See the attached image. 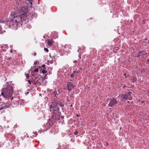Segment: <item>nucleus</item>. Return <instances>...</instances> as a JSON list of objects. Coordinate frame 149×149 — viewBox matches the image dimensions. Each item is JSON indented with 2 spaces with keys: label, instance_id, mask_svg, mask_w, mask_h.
Masks as SVG:
<instances>
[{
  "label": "nucleus",
  "instance_id": "27",
  "mask_svg": "<svg viewBox=\"0 0 149 149\" xmlns=\"http://www.w3.org/2000/svg\"><path fill=\"white\" fill-rule=\"evenodd\" d=\"M80 72V71L79 70L78 71H76V72H75V73H78L79 72Z\"/></svg>",
  "mask_w": 149,
  "mask_h": 149
},
{
  "label": "nucleus",
  "instance_id": "22",
  "mask_svg": "<svg viewBox=\"0 0 149 149\" xmlns=\"http://www.w3.org/2000/svg\"><path fill=\"white\" fill-rule=\"evenodd\" d=\"M32 81H31V80H28V82H29V83L30 84H31Z\"/></svg>",
  "mask_w": 149,
  "mask_h": 149
},
{
  "label": "nucleus",
  "instance_id": "11",
  "mask_svg": "<svg viewBox=\"0 0 149 149\" xmlns=\"http://www.w3.org/2000/svg\"><path fill=\"white\" fill-rule=\"evenodd\" d=\"M54 42L52 39H49L48 40L47 44L51 46Z\"/></svg>",
  "mask_w": 149,
  "mask_h": 149
},
{
  "label": "nucleus",
  "instance_id": "23",
  "mask_svg": "<svg viewBox=\"0 0 149 149\" xmlns=\"http://www.w3.org/2000/svg\"><path fill=\"white\" fill-rule=\"evenodd\" d=\"M132 92L131 91H129L127 93V94L129 95H131L132 94Z\"/></svg>",
  "mask_w": 149,
  "mask_h": 149
},
{
  "label": "nucleus",
  "instance_id": "18",
  "mask_svg": "<svg viewBox=\"0 0 149 149\" xmlns=\"http://www.w3.org/2000/svg\"><path fill=\"white\" fill-rule=\"evenodd\" d=\"M52 94L53 95H54V96H56V95H58V94L57 93V92L56 91H54L53 92Z\"/></svg>",
  "mask_w": 149,
  "mask_h": 149
},
{
  "label": "nucleus",
  "instance_id": "7",
  "mask_svg": "<svg viewBox=\"0 0 149 149\" xmlns=\"http://www.w3.org/2000/svg\"><path fill=\"white\" fill-rule=\"evenodd\" d=\"M47 76V74H45L44 77H41V78H39L37 80H36V84L37 85H41V82H42L43 81H44V79L46 78V76Z\"/></svg>",
  "mask_w": 149,
  "mask_h": 149
},
{
  "label": "nucleus",
  "instance_id": "28",
  "mask_svg": "<svg viewBox=\"0 0 149 149\" xmlns=\"http://www.w3.org/2000/svg\"><path fill=\"white\" fill-rule=\"evenodd\" d=\"M74 133L75 135H77V134L78 133V132L77 131H76L75 132H74Z\"/></svg>",
  "mask_w": 149,
  "mask_h": 149
},
{
  "label": "nucleus",
  "instance_id": "9",
  "mask_svg": "<svg viewBox=\"0 0 149 149\" xmlns=\"http://www.w3.org/2000/svg\"><path fill=\"white\" fill-rule=\"evenodd\" d=\"M121 97L122 99L120 100L121 101H125L127 100L128 96L126 94H122Z\"/></svg>",
  "mask_w": 149,
  "mask_h": 149
},
{
  "label": "nucleus",
  "instance_id": "20",
  "mask_svg": "<svg viewBox=\"0 0 149 149\" xmlns=\"http://www.w3.org/2000/svg\"><path fill=\"white\" fill-rule=\"evenodd\" d=\"M25 75H26V77L27 79H28L29 77V75L28 74H25Z\"/></svg>",
  "mask_w": 149,
  "mask_h": 149
},
{
  "label": "nucleus",
  "instance_id": "17",
  "mask_svg": "<svg viewBox=\"0 0 149 149\" xmlns=\"http://www.w3.org/2000/svg\"><path fill=\"white\" fill-rule=\"evenodd\" d=\"M59 105L61 107H62L64 106V104L62 102H59V103L58 104V106Z\"/></svg>",
  "mask_w": 149,
  "mask_h": 149
},
{
  "label": "nucleus",
  "instance_id": "4",
  "mask_svg": "<svg viewBox=\"0 0 149 149\" xmlns=\"http://www.w3.org/2000/svg\"><path fill=\"white\" fill-rule=\"evenodd\" d=\"M49 110L50 111H52L53 116H56V113L59 110V109L58 106H56L54 104H51L49 106Z\"/></svg>",
  "mask_w": 149,
  "mask_h": 149
},
{
  "label": "nucleus",
  "instance_id": "8",
  "mask_svg": "<svg viewBox=\"0 0 149 149\" xmlns=\"http://www.w3.org/2000/svg\"><path fill=\"white\" fill-rule=\"evenodd\" d=\"M8 138H9L10 140H11L12 142L13 141L15 142V140H16L15 136L12 134H9L8 136Z\"/></svg>",
  "mask_w": 149,
  "mask_h": 149
},
{
  "label": "nucleus",
  "instance_id": "1",
  "mask_svg": "<svg viewBox=\"0 0 149 149\" xmlns=\"http://www.w3.org/2000/svg\"><path fill=\"white\" fill-rule=\"evenodd\" d=\"M7 84V87L2 89L1 94L6 99H9L10 98V100H12V99L13 98L12 95L13 88L11 84L10 85L8 83Z\"/></svg>",
  "mask_w": 149,
  "mask_h": 149
},
{
  "label": "nucleus",
  "instance_id": "2",
  "mask_svg": "<svg viewBox=\"0 0 149 149\" xmlns=\"http://www.w3.org/2000/svg\"><path fill=\"white\" fill-rule=\"evenodd\" d=\"M22 15H19L13 12L10 14V18L7 19L6 22H10V24L13 26L17 25L22 21Z\"/></svg>",
  "mask_w": 149,
  "mask_h": 149
},
{
  "label": "nucleus",
  "instance_id": "25",
  "mask_svg": "<svg viewBox=\"0 0 149 149\" xmlns=\"http://www.w3.org/2000/svg\"><path fill=\"white\" fill-rule=\"evenodd\" d=\"M146 62L147 63L149 64V58L146 61Z\"/></svg>",
  "mask_w": 149,
  "mask_h": 149
},
{
  "label": "nucleus",
  "instance_id": "14",
  "mask_svg": "<svg viewBox=\"0 0 149 149\" xmlns=\"http://www.w3.org/2000/svg\"><path fill=\"white\" fill-rule=\"evenodd\" d=\"M39 71L41 73H42L43 74L46 73L47 72V71L46 70H44V69H43L42 68H41L40 70Z\"/></svg>",
  "mask_w": 149,
  "mask_h": 149
},
{
  "label": "nucleus",
  "instance_id": "40",
  "mask_svg": "<svg viewBox=\"0 0 149 149\" xmlns=\"http://www.w3.org/2000/svg\"><path fill=\"white\" fill-rule=\"evenodd\" d=\"M72 81V80H70V81Z\"/></svg>",
  "mask_w": 149,
  "mask_h": 149
},
{
  "label": "nucleus",
  "instance_id": "31",
  "mask_svg": "<svg viewBox=\"0 0 149 149\" xmlns=\"http://www.w3.org/2000/svg\"><path fill=\"white\" fill-rule=\"evenodd\" d=\"M90 19L91 20V18H89L88 19H87V20H89Z\"/></svg>",
  "mask_w": 149,
  "mask_h": 149
},
{
  "label": "nucleus",
  "instance_id": "21",
  "mask_svg": "<svg viewBox=\"0 0 149 149\" xmlns=\"http://www.w3.org/2000/svg\"><path fill=\"white\" fill-rule=\"evenodd\" d=\"M44 50L45 52H49V50L47 48H44Z\"/></svg>",
  "mask_w": 149,
  "mask_h": 149
},
{
  "label": "nucleus",
  "instance_id": "32",
  "mask_svg": "<svg viewBox=\"0 0 149 149\" xmlns=\"http://www.w3.org/2000/svg\"><path fill=\"white\" fill-rule=\"evenodd\" d=\"M43 69H44V70H46L47 69V68L46 67H45V68H42Z\"/></svg>",
  "mask_w": 149,
  "mask_h": 149
},
{
  "label": "nucleus",
  "instance_id": "36",
  "mask_svg": "<svg viewBox=\"0 0 149 149\" xmlns=\"http://www.w3.org/2000/svg\"><path fill=\"white\" fill-rule=\"evenodd\" d=\"M55 58V56H54V57H53V58Z\"/></svg>",
  "mask_w": 149,
  "mask_h": 149
},
{
  "label": "nucleus",
  "instance_id": "33",
  "mask_svg": "<svg viewBox=\"0 0 149 149\" xmlns=\"http://www.w3.org/2000/svg\"><path fill=\"white\" fill-rule=\"evenodd\" d=\"M34 55L35 56H36V53H35L34 54Z\"/></svg>",
  "mask_w": 149,
  "mask_h": 149
},
{
  "label": "nucleus",
  "instance_id": "6",
  "mask_svg": "<svg viewBox=\"0 0 149 149\" xmlns=\"http://www.w3.org/2000/svg\"><path fill=\"white\" fill-rule=\"evenodd\" d=\"M75 87V86L71 82H68L67 83L66 89L69 91H70L74 89Z\"/></svg>",
  "mask_w": 149,
  "mask_h": 149
},
{
  "label": "nucleus",
  "instance_id": "16",
  "mask_svg": "<svg viewBox=\"0 0 149 149\" xmlns=\"http://www.w3.org/2000/svg\"><path fill=\"white\" fill-rule=\"evenodd\" d=\"M75 72H76V71H74L70 75L71 78H73L74 77V74L75 73Z\"/></svg>",
  "mask_w": 149,
  "mask_h": 149
},
{
  "label": "nucleus",
  "instance_id": "29",
  "mask_svg": "<svg viewBox=\"0 0 149 149\" xmlns=\"http://www.w3.org/2000/svg\"><path fill=\"white\" fill-rule=\"evenodd\" d=\"M82 68H79V70H80H80H82Z\"/></svg>",
  "mask_w": 149,
  "mask_h": 149
},
{
  "label": "nucleus",
  "instance_id": "26",
  "mask_svg": "<svg viewBox=\"0 0 149 149\" xmlns=\"http://www.w3.org/2000/svg\"><path fill=\"white\" fill-rule=\"evenodd\" d=\"M46 65H45V64L41 66V67H42L43 68H45V67Z\"/></svg>",
  "mask_w": 149,
  "mask_h": 149
},
{
  "label": "nucleus",
  "instance_id": "35",
  "mask_svg": "<svg viewBox=\"0 0 149 149\" xmlns=\"http://www.w3.org/2000/svg\"><path fill=\"white\" fill-rule=\"evenodd\" d=\"M20 103V105H21V104H22V103H21V102H20V103Z\"/></svg>",
  "mask_w": 149,
  "mask_h": 149
},
{
  "label": "nucleus",
  "instance_id": "37",
  "mask_svg": "<svg viewBox=\"0 0 149 149\" xmlns=\"http://www.w3.org/2000/svg\"><path fill=\"white\" fill-rule=\"evenodd\" d=\"M148 44H149V40H148Z\"/></svg>",
  "mask_w": 149,
  "mask_h": 149
},
{
  "label": "nucleus",
  "instance_id": "12",
  "mask_svg": "<svg viewBox=\"0 0 149 149\" xmlns=\"http://www.w3.org/2000/svg\"><path fill=\"white\" fill-rule=\"evenodd\" d=\"M143 52V51H139V53L138 54L137 56H136V57H139L141 56H144L147 54V53H144L143 54H141Z\"/></svg>",
  "mask_w": 149,
  "mask_h": 149
},
{
  "label": "nucleus",
  "instance_id": "30",
  "mask_svg": "<svg viewBox=\"0 0 149 149\" xmlns=\"http://www.w3.org/2000/svg\"><path fill=\"white\" fill-rule=\"evenodd\" d=\"M77 62V61L75 60L74 61V63H76Z\"/></svg>",
  "mask_w": 149,
  "mask_h": 149
},
{
  "label": "nucleus",
  "instance_id": "13",
  "mask_svg": "<svg viewBox=\"0 0 149 149\" xmlns=\"http://www.w3.org/2000/svg\"><path fill=\"white\" fill-rule=\"evenodd\" d=\"M38 71V68H36L34 70L33 72L32 71L31 73L32 74V76H34V77L35 78V79H36L37 78H38V77H35V75L34 74H33V73L34 72H37Z\"/></svg>",
  "mask_w": 149,
  "mask_h": 149
},
{
  "label": "nucleus",
  "instance_id": "34",
  "mask_svg": "<svg viewBox=\"0 0 149 149\" xmlns=\"http://www.w3.org/2000/svg\"><path fill=\"white\" fill-rule=\"evenodd\" d=\"M37 63V61H36L34 63V64H35Z\"/></svg>",
  "mask_w": 149,
  "mask_h": 149
},
{
  "label": "nucleus",
  "instance_id": "5",
  "mask_svg": "<svg viewBox=\"0 0 149 149\" xmlns=\"http://www.w3.org/2000/svg\"><path fill=\"white\" fill-rule=\"evenodd\" d=\"M108 102L109 101V102L108 104L109 107H113L116 104H117V100L116 98L113 97L111 98H108L107 99Z\"/></svg>",
  "mask_w": 149,
  "mask_h": 149
},
{
  "label": "nucleus",
  "instance_id": "3",
  "mask_svg": "<svg viewBox=\"0 0 149 149\" xmlns=\"http://www.w3.org/2000/svg\"><path fill=\"white\" fill-rule=\"evenodd\" d=\"M19 100L18 99L16 101H14L13 102H9L8 103V105H6L5 106H3V107H1L0 109V110L2 109H5L6 108L9 107L10 108H12L14 107H16L18 105H19Z\"/></svg>",
  "mask_w": 149,
  "mask_h": 149
},
{
  "label": "nucleus",
  "instance_id": "39",
  "mask_svg": "<svg viewBox=\"0 0 149 149\" xmlns=\"http://www.w3.org/2000/svg\"><path fill=\"white\" fill-rule=\"evenodd\" d=\"M1 48H2V46H1Z\"/></svg>",
  "mask_w": 149,
  "mask_h": 149
},
{
  "label": "nucleus",
  "instance_id": "38",
  "mask_svg": "<svg viewBox=\"0 0 149 149\" xmlns=\"http://www.w3.org/2000/svg\"><path fill=\"white\" fill-rule=\"evenodd\" d=\"M127 102V103H129V101H128Z\"/></svg>",
  "mask_w": 149,
  "mask_h": 149
},
{
  "label": "nucleus",
  "instance_id": "24",
  "mask_svg": "<svg viewBox=\"0 0 149 149\" xmlns=\"http://www.w3.org/2000/svg\"><path fill=\"white\" fill-rule=\"evenodd\" d=\"M33 133L34 134H35L36 135V136L38 134V133L36 132H33Z\"/></svg>",
  "mask_w": 149,
  "mask_h": 149
},
{
  "label": "nucleus",
  "instance_id": "19",
  "mask_svg": "<svg viewBox=\"0 0 149 149\" xmlns=\"http://www.w3.org/2000/svg\"><path fill=\"white\" fill-rule=\"evenodd\" d=\"M31 84H32L34 85H35L36 86L37 85V84H36V81H32Z\"/></svg>",
  "mask_w": 149,
  "mask_h": 149
},
{
  "label": "nucleus",
  "instance_id": "41",
  "mask_svg": "<svg viewBox=\"0 0 149 149\" xmlns=\"http://www.w3.org/2000/svg\"><path fill=\"white\" fill-rule=\"evenodd\" d=\"M143 54V53H142L141 54Z\"/></svg>",
  "mask_w": 149,
  "mask_h": 149
},
{
  "label": "nucleus",
  "instance_id": "10",
  "mask_svg": "<svg viewBox=\"0 0 149 149\" xmlns=\"http://www.w3.org/2000/svg\"><path fill=\"white\" fill-rule=\"evenodd\" d=\"M52 104H54L56 106H58V104L59 103V101L57 99L54 98L52 100Z\"/></svg>",
  "mask_w": 149,
  "mask_h": 149
},
{
  "label": "nucleus",
  "instance_id": "15",
  "mask_svg": "<svg viewBox=\"0 0 149 149\" xmlns=\"http://www.w3.org/2000/svg\"><path fill=\"white\" fill-rule=\"evenodd\" d=\"M136 80H137L136 77H132V79H131V80L132 82L134 83L135 81H136Z\"/></svg>",
  "mask_w": 149,
  "mask_h": 149
}]
</instances>
